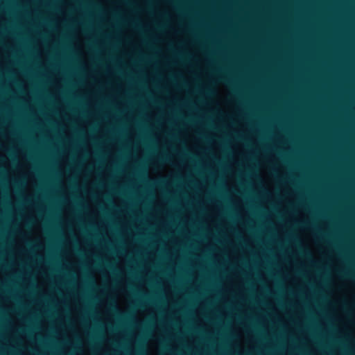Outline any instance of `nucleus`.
Returning <instances> with one entry per match:
<instances>
[{
  "label": "nucleus",
  "instance_id": "nucleus-1",
  "mask_svg": "<svg viewBox=\"0 0 355 355\" xmlns=\"http://www.w3.org/2000/svg\"><path fill=\"white\" fill-rule=\"evenodd\" d=\"M167 159H168L167 157H163L161 158L162 161H166Z\"/></svg>",
  "mask_w": 355,
  "mask_h": 355
}]
</instances>
